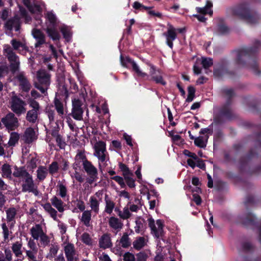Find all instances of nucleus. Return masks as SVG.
<instances>
[{"instance_id": "56", "label": "nucleus", "mask_w": 261, "mask_h": 261, "mask_svg": "<svg viewBox=\"0 0 261 261\" xmlns=\"http://www.w3.org/2000/svg\"><path fill=\"white\" fill-rule=\"evenodd\" d=\"M131 66L133 68V71H135L138 76L143 77L147 75L146 73L142 72L140 70L139 66L135 61L132 62V64L131 65Z\"/></svg>"}, {"instance_id": "49", "label": "nucleus", "mask_w": 261, "mask_h": 261, "mask_svg": "<svg viewBox=\"0 0 261 261\" xmlns=\"http://www.w3.org/2000/svg\"><path fill=\"white\" fill-rule=\"evenodd\" d=\"M195 88L192 86H189L188 87V96L186 100L187 102H190L192 101L195 96Z\"/></svg>"}, {"instance_id": "64", "label": "nucleus", "mask_w": 261, "mask_h": 261, "mask_svg": "<svg viewBox=\"0 0 261 261\" xmlns=\"http://www.w3.org/2000/svg\"><path fill=\"white\" fill-rule=\"evenodd\" d=\"M111 179L117 182L121 188H124L125 187V185L124 182V179L122 177L117 175L111 177Z\"/></svg>"}, {"instance_id": "28", "label": "nucleus", "mask_w": 261, "mask_h": 261, "mask_svg": "<svg viewBox=\"0 0 261 261\" xmlns=\"http://www.w3.org/2000/svg\"><path fill=\"white\" fill-rule=\"evenodd\" d=\"M50 200L51 204L56 207L60 213H63L64 211L65 204L61 198L57 196H54Z\"/></svg>"}, {"instance_id": "17", "label": "nucleus", "mask_w": 261, "mask_h": 261, "mask_svg": "<svg viewBox=\"0 0 261 261\" xmlns=\"http://www.w3.org/2000/svg\"><path fill=\"white\" fill-rule=\"evenodd\" d=\"M150 75L151 76L150 80L154 81L156 84H160L163 86L166 84V82L163 80V76L160 72L155 70V67L152 65H150Z\"/></svg>"}, {"instance_id": "32", "label": "nucleus", "mask_w": 261, "mask_h": 261, "mask_svg": "<svg viewBox=\"0 0 261 261\" xmlns=\"http://www.w3.org/2000/svg\"><path fill=\"white\" fill-rule=\"evenodd\" d=\"M243 224L246 226H254L256 224V218L251 213L248 214L245 216L242 217Z\"/></svg>"}, {"instance_id": "3", "label": "nucleus", "mask_w": 261, "mask_h": 261, "mask_svg": "<svg viewBox=\"0 0 261 261\" xmlns=\"http://www.w3.org/2000/svg\"><path fill=\"white\" fill-rule=\"evenodd\" d=\"M233 15L244 19L247 23L255 24L259 22V15L255 12H251L247 4H242L231 9Z\"/></svg>"}, {"instance_id": "57", "label": "nucleus", "mask_w": 261, "mask_h": 261, "mask_svg": "<svg viewBox=\"0 0 261 261\" xmlns=\"http://www.w3.org/2000/svg\"><path fill=\"white\" fill-rule=\"evenodd\" d=\"M82 241L87 245H91L92 243V239L89 233L84 232L81 236Z\"/></svg>"}, {"instance_id": "40", "label": "nucleus", "mask_w": 261, "mask_h": 261, "mask_svg": "<svg viewBox=\"0 0 261 261\" xmlns=\"http://www.w3.org/2000/svg\"><path fill=\"white\" fill-rule=\"evenodd\" d=\"M91 220V213L90 211H84L82 214L81 221L87 227L90 226V221Z\"/></svg>"}, {"instance_id": "43", "label": "nucleus", "mask_w": 261, "mask_h": 261, "mask_svg": "<svg viewBox=\"0 0 261 261\" xmlns=\"http://www.w3.org/2000/svg\"><path fill=\"white\" fill-rule=\"evenodd\" d=\"M60 31L66 41L67 42L71 41L72 39V32L70 29L67 26L63 25L61 27Z\"/></svg>"}, {"instance_id": "62", "label": "nucleus", "mask_w": 261, "mask_h": 261, "mask_svg": "<svg viewBox=\"0 0 261 261\" xmlns=\"http://www.w3.org/2000/svg\"><path fill=\"white\" fill-rule=\"evenodd\" d=\"M56 141L57 144V145L61 148H64L66 143L65 142L63 139L62 136L61 135L56 137Z\"/></svg>"}, {"instance_id": "33", "label": "nucleus", "mask_w": 261, "mask_h": 261, "mask_svg": "<svg viewBox=\"0 0 261 261\" xmlns=\"http://www.w3.org/2000/svg\"><path fill=\"white\" fill-rule=\"evenodd\" d=\"M117 242H119V244L123 248H128L132 244V241L127 232L123 233L120 240Z\"/></svg>"}, {"instance_id": "61", "label": "nucleus", "mask_w": 261, "mask_h": 261, "mask_svg": "<svg viewBox=\"0 0 261 261\" xmlns=\"http://www.w3.org/2000/svg\"><path fill=\"white\" fill-rule=\"evenodd\" d=\"M59 250V247L57 245H52L49 249V253L47 255V257L49 256L51 257H54L57 253Z\"/></svg>"}, {"instance_id": "21", "label": "nucleus", "mask_w": 261, "mask_h": 261, "mask_svg": "<svg viewBox=\"0 0 261 261\" xmlns=\"http://www.w3.org/2000/svg\"><path fill=\"white\" fill-rule=\"evenodd\" d=\"M260 136L261 134L260 133L256 134V137L258 139L255 141L254 148L251 149L249 153L245 157L246 161H248L253 160L257 157V153L256 152V150H259L261 148V141L259 140Z\"/></svg>"}, {"instance_id": "12", "label": "nucleus", "mask_w": 261, "mask_h": 261, "mask_svg": "<svg viewBox=\"0 0 261 261\" xmlns=\"http://www.w3.org/2000/svg\"><path fill=\"white\" fill-rule=\"evenodd\" d=\"M94 148L95 151L94 155L101 162L106 161L107 152L106 143L102 141H98L95 143Z\"/></svg>"}, {"instance_id": "2", "label": "nucleus", "mask_w": 261, "mask_h": 261, "mask_svg": "<svg viewBox=\"0 0 261 261\" xmlns=\"http://www.w3.org/2000/svg\"><path fill=\"white\" fill-rule=\"evenodd\" d=\"M12 174L15 177L22 178V192L32 193L35 196L38 195L39 191L34 182L33 176L27 171L24 167L15 166Z\"/></svg>"}, {"instance_id": "6", "label": "nucleus", "mask_w": 261, "mask_h": 261, "mask_svg": "<svg viewBox=\"0 0 261 261\" xmlns=\"http://www.w3.org/2000/svg\"><path fill=\"white\" fill-rule=\"evenodd\" d=\"M4 53L10 62L11 70L15 72L18 70L20 65L19 57L8 44L4 46Z\"/></svg>"}, {"instance_id": "34", "label": "nucleus", "mask_w": 261, "mask_h": 261, "mask_svg": "<svg viewBox=\"0 0 261 261\" xmlns=\"http://www.w3.org/2000/svg\"><path fill=\"white\" fill-rule=\"evenodd\" d=\"M32 237L35 240H38L39 238L44 233L42 227L39 224H36L32 227L30 230Z\"/></svg>"}, {"instance_id": "1", "label": "nucleus", "mask_w": 261, "mask_h": 261, "mask_svg": "<svg viewBox=\"0 0 261 261\" xmlns=\"http://www.w3.org/2000/svg\"><path fill=\"white\" fill-rule=\"evenodd\" d=\"M261 47V42L256 40L252 47H244L235 51L238 64L245 67L256 75H259L260 71L258 64L255 57L257 50Z\"/></svg>"}, {"instance_id": "47", "label": "nucleus", "mask_w": 261, "mask_h": 261, "mask_svg": "<svg viewBox=\"0 0 261 261\" xmlns=\"http://www.w3.org/2000/svg\"><path fill=\"white\" fill-rule=\"evenodd\" d=\"M120 60L121 65L127 68H129L130 65L132 64V62L134 61L129 57H123L122 55H120Z\"/></svg>"}, {"instance_id": "20", "label": "nucleus", "mask_w": 261, "mask_h": 261, "mask_svg": "<svg viewBox=\"0 0 261 261\" xmlns=\"http://www.w3.org/2000/svg\"><path fill=\"white\" fill-rule=\"evenodd\" d=\"M227 72V62L223 60L217 63L214 67V75L218 77L222 76Z\"/></svg>"}, {"instance_id": "23", "label": "nucleus", "mask_w": 261, "mask_h": 261, "mask_svg": "<svg viewBox=\"0 0 261 261\" xmlns=\"http://www.w3.org/2000/svg\"><path fill=\"white\" fill-rule=\"evenodd\" d=\"M36 139V137L34 128L32 127L27 128L22 136V139L24 142L27 144H30Z\"/></svg>"}, {"instance_id": "5", "label": "nucleus", "mask_w": 261, "mask_h": 261, "mask_svg": "<svg viewBox=\"0 0 261 261\" xmlns=\"http://www.w3.org/2000/svg\"><path fill=\"white\" fill-rule=\"evenodd\" d=\"M28 103L30 110L27 112L25 119L29 123L35 124L39 120L41 112V106L39 103L33 98L28 99Z\"/></svg>"}, {"instance_id": "9", "label": "nucleus", "mask_w": 261, "mask_h": 261, "mask_svg": "<svg viewBox=\"0 0 261 261\" xmlns=\"http://www.w3.org/2000/svg\"><path fill=\"white\" fill-rule=\"evenodd\" d=\"M2 122L8 130H14L19 126L18 118L13 113H8L1 120Z\"/></svg>"}, {"instance_id": "10", "label": "nucleus", "mask_w": 261, "mask_h": 261, "mask_svg": "<svg viewBox=\"0 0 261 261\" xmlns=\"http://www.w3.org/2000/svg\"><path fill=\"white\" fill-rule=\"evenodd\" d=\"M83 102L78 98L72 100V110L71 115L75 120L81 121L83 120L84 110L82 106Z\"/></svg>"}, {"instance_id": "42", "label": "nucleus", "mask_w": 261, "mask_h": 261, "mask_svg": "<svg viewBox=\"0 0 261 261\" xmlns=\"http://www.w3.org/2000/svg\"><path fill=\"white\" fill-rule=\"evenodd\" d=\"M64 251L66 258L74 257L75 255L74 245L71 243L67 244L64 247Z\"/></svg>"}, {"instance_id": "51", "label": "nucleus", "mask_w": 261, "mask_h": 261, "mask_svg": "<svg viewBox=\"0 0 261 261\" xmlns=\"http://www.w3.org/2000/svg\"><path fill=\"white\" fill-rule=\"evenodd\" d=\"M59 169V166L57 162H53L48 166V172L51 175L57 173Z\"/></svg>"}, {"instance_id": "7", "label": "nucleus", "mask_w": 261, "mask_h": 261, "mask_svg": "<svg viewBox=\"0 0 261 261\" xmlns=\"http://www.w3.org/2000/svg\"><path fill=\"white\" fill-rule=\"evenodd\" d=\"M10 103L11 110L18 116L25 112L26 103L24 101L17 96H12Z\"/></svg>"}, {"instance_id": "55", "label": "nucleus", "mask_w": 261, "mask_h": 261, "mask_svg": "<svg viewBox=\"0 0 261 261\" xmlns=\"http://www.w3.org/2000/svg\"><path fill=\"white\" fill-rule=\"evenodd\" d=\"M118 216L123 220L127 219L131 216V213L128 207H125L123 211H119Z\"/></svg>"}, {"instance_id": "11", "label": "nucleus", "mask_w": 261, "mask_h": 261, "mask_svg": "<svg viewBox=\"0 0 261 261\" xmlns=\"http://www.w3.org/2000/svg\"><path fill=\"white\" fill-rule=\"evenodd\" d=\"M148 225L151 229V233L156 238H160L163 234V224L161 220H158L156 224L158 227H156L154 220L152 218H149L148 219Z\"/></svg>"}, {"instance_id": "19", "label": "nucleus", "mask_w": 261, "mask_h": 261, "mask_svg": "<svg viewBox=\"0 0 261 261\" xmlns=\"http://www.w3.org/2000/svg\"><path fill=\"white\" fill-rule=\"evenodd\" d=\"M16 78L19 83L20 86L22 91L24 92L29 91L31 88V85L25 75L24 73L23 72L19 73Z\"/></svg>"}, {"instance_id": "36", "label": "nucleus", "mask_w": 261, "mask_h": 261, "mask_svg": "<svg viewBox=\"0 0 261 261\" xmlns=\"http://www.w3.org/2000/svg\"><path fill=\"white\" fill-rule=\"evenodd\" d=\"M45 211L48 213L50 216L55 221H57V211L51 206L49 203H46L41 205Z\"/></svg>"}, {"instance_id": "8", "label": "nucleus", "mask_w": 261, "mask_h": 261, "mask_svg": "<svg viewBox=\"0 0 261 261\" xmlns=\"http://www.w3.org/2000/svg\"><path fill=\"white\" fill-rule=\"evenodd\" d=\"M233 117V114L230 108L224 106L220 110L219 114L214 119V124L219 125L226 120H229Z\"/></svg>"}, {"instance_id": "35", "label": "nucleus", "mask_w": 261, "mask_h": 261, "mask_svg": "<svg viewBox=\"0 0 261 261\" xmlns=\"http://www.w3.org/2000/svg\"><path fill=\"white\" fill-rule=\"evenodd\" d=\"M22 247V243L21 241H17L12 245V250L15 255L17 257H20L22 255V251L21 250Z\"/></svg>"}, {"instance_id": "29", "label": "nucleus", "mask_w": 261, "mask_h": 261, "mask_svg": "<svg viewBox=\"0 0 261 261\" xmlns=\"http://www.w3.org/2000/svg\"><path fill=\"white\" fill-rule=\"evenodd\" d=\"M105 212L108 214H111L115 208V203L108 194L105 196Z\"/></svg>"}, {"instance_id": "24", "label": "nucleus", "mask_w": 261, "mask_h": 261, "mask_svg": "<svg viewBox=\"0 0 261 261\" xmlns=\"http://www.w3.org/2000/svg\"><path fill=\"white\" fill-rule=\"evenodd\" d=\"M108 223L109 226L117 232L119 231L123 226V224L121 220L113 216L109 219Z\"/></svg>"}, {"instance_id": "46", "label": "nucleus", "mask_w": 261, "mask_h": 261, "mask_svg": "<svg viewBox=\"0 0 261 261\" xmlns=\"http://www.w3.org/2000/svg\"><path fill=\"white\" fill-rule=\"evenodd\" d=\"M2 228L3 230L2 233L3 235L4 240L6 241L8 240L9 237L12 235V232L10 228H9L6 223L2 224Z\"/></svg>"}, {"instance_id": "50", "label": "nucleus", "mask_w": 261, "mask_h": 261, "mask_svg": "<svg viewBox=\"0 0 261 261\" xmlns=\"http://www.w3.org/2000/svg\"><path fill=\"white\" fill-rule=\"evenodd\" d=\"M19 135L17 133L12 132L10 135V137L8 142L10 146H14L18 141Z\"/></svg>"}, {"instance_id": "15", "label": "nucleus", "mask_w": 261, "mask_h": 261, "mask_svg": "<svg viewBox=\"0 0 261 261\" xmlns=\"http://www.w3.org/2000/svg\"><path fill=\"white\" fill-rule=\"evenodd\" d=\"M88 161L86 155L84 151L78 150L74 157V162L72 164L74 170H81V166L83 167Z\"/></svg>"}, {"instance_id": "48", "label": "nucleus", "mask_w": 261, "mask_h": 261, "mask_svg": "<svg viewBox=\"0 0 261 261\" xmlns=\"http://www.w3.org/2000/svg\"><path fill=\"white\" fill-rule=\"evenodd\" d=\"M2 171L3 177L7 178H9L11 177L12 172L10 166L9 164H4L2 167Z\"/></svg>"}, {"instance_id": "41", "label": "nucleus", "mask_w": 261, "mask_h": 261, "mask_svg": "<svg viewBox=\"0 0 261 261\" xmlns=\"http://www.w3.org/2000/svg\"><path fill=\"white\" fill-rule=\"evenodd\" d=\"M100 201L94 197H90L89 199L90 207L96 214L99 213Z\"/></svg>"}, {"instance_id": "45", "label": "nucleus", "mask_w": 261, "mask_h": 261, "mask_svg": "<svg viewBox=\"0 0 261 261\" xmlns=\"http://www.w3.org/2000/svg\"><path fill=\"white\" fill-rule=\"evenodd\" d=\"M213 6V4L211 2L207 1L206 5L203 7H197V11L203 14H212L213 12L210 8Z\"/></svg>"}, {"instance_id": "39", "label": "nucleus", "mask_w": 261, "mask_h": 261, "mask_svg": "<svg viewBox=\"0 0 261 261\" xmlns=\"http://www.w3.org/2000/svg\"><path fill=\"white\" fill-rule=\"evenodd\" d=\"M145 239L143 237L136 238V240L133 242V248L137 250H141L145 246Z\"/></svg>"}, {"instance_id": "22", "label": "nucleus", "mask_w": 261, "mask_h": 261, "mask_svg": "<svg viewBox=\"0 0 261 261\" xmlns=\"http://www.w3.org/2000/svg\"><path fill=\"white\" fill-rule=\"evenodd\" d=\"M111 234L108 233H104L99 239V246L100 248L107 249L112 247Z\"/></svg>"}, {"instance_id": "30", "label": "nucleus", "mask_w": 261, "mask_h": 261, "mask_svg": "<svg viewBox=\"0 0 261 261\" xmlns=\"http://www.w3.org/2000/svg\"><path fill=\"white\" fill-rule=\"evenodd\" d=\"M57 193L60 198L65 199L66 197L68 198L69 195H68V190L67 187L61 181H59L57 186Z\"/></svg>"}, {"instance_id": "25", "label": "nucleus", "mask_w": 261, "mask_h": 261, "mask_svg": "<svg viewBox=\"0 0 261 261\" xmlns=\"http://www.w3.org/2000/svg\"><path fill=\"white\" fill-rule=\"evenodd\" d=\"M7 217L6 220L8 223H10V228L12 229L15 223V216L17 211L14 207H10L6 211Z\"/></svg>"}, {"instance_id": "37", "label": "nucleus", "mask_w": 261, "mask_h": 261, "mask_svg": "<svg viewBox=\"0 0 261 261\" xmlns=\"http://www.w3.org/2000/svg\"><path fill=\"white\" fill-rule=\"evenodd\" d=\"M37 178L39 181L45 179L48 174V170L46 166H39L36 171Z\"/></svg>"}, {"instance_id": "53", "label": "nucleus", "mask_w": 261, "mask_h": 261, "mask_svg": "<svg viewBox=\"0 0 261 261\" xmlns=\"http://www.w3.org/2000/svg\"><path fill=\"white\" fill-rule=\"evenodd\" d=\"M206 140L204 141L203 137L199 136L195 139L194 144L196 146L200 148H204L206 146Z\"/></svg>"}, {"instance_id": "54", "label": "nucleus", "mask_w": 261, "mask_h": 261, "mask_svg": "<svg viewBox=\"0 0 261 261\" xmlns=\"http://www.w3.org/2000/svg\"><path fill=\"white\" fill-rule=\"evenodd\" d=\"M201 64L204 69H208L213 64V59L211 58L202 57Z\"/></svg>"}, {"instance_id": "4", "label": "nucleus", "mask_w": 261, "mask_h": 261, "mask_svg": "<svg viewBox=\"0 0 261 261\" xmlns=\"http://www.w3.org/2000/svg\"><path fill=\"white\" fill-rule=\"evenodd\" d=\"M37 81L34 83V87L45 96L47 95L50 82L51 74L45 69H40L36 73Z\"/></svg>"}, {"instance_id": "26", "label": "nucleus", "mask_w": 261, "mask_h": 261, "mask_svg": "<svg viewBox=\"0 0 261 261\" xmlns=\"http://www.w3.org/2000/svg\"><path fill=\"white\" fill-rule=\"evenodd\" d=\"M10 43L13 50H18L19 53H21V51L23 50L29 51V48L25 43L18 41L15 39H13Z\"/></svg>"}, {"instance_id": "16", "label": "nucleus", "mask_w": 261, "mask_h": 261, "mask_svg": "<svg viewBox=\"0 0 261 261\" xmlns=\"http://www.w3.org/2000/svg\"><path fill=\"white\" fill-rule=\"evenodd\" d=\"M5 27L9 31L14 30L16 32L19 31L20 28V18L17 15L14 16L6 22Z\"/></svg>"}, {"instance_id": "58", "label": "nucleus", "mask_w": 261, "mask_h": 261, "mask_svg": "<svg viewBox=\"0 0 261 261\" xmlns=\"http://www.w3.org/2000/svg\"><path fill=\"white\" fill-rule=\"evenodd\" d=\"M217 30L219 33L221 35L226 34L229 32L228 28L223 23H221L218 25Z\"/></svg>"}, {"instance_id": "60", "label": "nucleus", "mask_w": 261, "mask_h": 261, "mask_svg": "<svg viewBox=\"0 0 261 261\" xmlns=\"http://www.w3.org/2000/svg\"><path fill=\"white\" fill-rule=\"evenodd\" d=\"M123 257V261H136L135 255L129 252H125Z\"/></svg>"}, {"instance_id": "27", "label": "nucleus", "mask_w": 261, "mask_h": 261, "mask_svg": "<svg viewBox=\"0 0 261 261\" xmlns=\"http://www.w3.org/2000/svg\"><path fill=\"white\" fill-rule=\"evenodd\" d=\"M54 103L56 110L57 111L59 116L61 118H64L65 115L64 104L57 95L54 98Z\"/></svg>"}, {"instance_id": "52", "label": "nucleus", "mask_w": 261, "mask_h": 261, "mask_svg": "<svg viewBox=\"0 0 261 261\" xmlns=\"http://www.w3.org/2000/svg\"><path fill=\"white\" fill-rule=\"evenodd\" d=\"M119 167L121 171L122 172L123 177L127 175H134L132 172L130 171L128 167L126 165L122 163H119Z\"/></svg>"}, {"instance_id": "31", "label": "nucleus", "mask_w": 261, "mask_h": 261, "mask_svg": "<svg viewBox=\"0 0 261 261\" xmlns=\"http://www.w3.org/2000/svg\"><path fill=\"white\" fill-rule=\"evenodd\" d=\"M135 231L137 233H143L146 229L145 220L143 218H138L135 221Z\"/></svg>"}, {"instance_id": "63", "label": "nucleus", "mask_w": 261, "mask_h": 261, "mask_svg": "<svg viewBox=\"0 0 261 261\" xmlns=\"http://www.w3.org/2000/svg\"><path fill=\"white\" fill-rule=\"evenodd\" d=\"M137 261H146L147 255L144 252L141 251L136 254Z\"/></svg>"}, {"instance_id": "13", "label": "nucleus", "mask_w": 261, "mask_h": 261, "mask_svg": "<svg viewBox=\"0 0 261 261\" xmlns=\"http://www.w3.org/2000/svg\"><path fill=\"white\" fill-rule=\"evenodd\" d=\"M83 169L90 177V179L91 180L89 181L90 183L97 180L98 178V171L91 162L88 160L84 165Z\"/></svg>"}, {"instance_id": "59", "label": "nucleus", "mask_w": 261, "mask_h": 261, "mask_svg": "<svg viewBox=\"0 0 261 261\" xmlns=\"http://www.w3.org/2000/svg\"><path fill=\"white\" fill-rule=\"evenodd\" d=\"M133 175H127L124 177L127 185L130 188H135L136 186L135 179L133 178Z\"/></svg>"}, {"instance_id": "44", "label": "nucleus", "mask_w": 261, "mask_h": 261, "mask_svg": "<svg viewBox=\"0 0 261 261\" xmlns=\"http://www.w3.org/2000/svg\"><path fill=\"white\" fill-rule=\"evenodd\" d=\"M46 20L48 22L47 23V27H56L57 18L56 15L51 12H48L46 14Z\"/></svg>"}, {"instance_id": "18", "label": "nucleus", "mask_w": 261, "mask_h": 261, "mask_svg": "<svg viewBox=\"0 0 261 261\" xmlns=\"http://www.w3.org/2000/svg\"><path fill=\"white\" fill-rule=\"evenodd\" d=\"M32 34L36 41L35 44L36 48L39 47L41 45L45 43V36L40 30L37 29H33Z\"/></svg>"}, {"instance_id": "38", "label": "nucleus", "mask_w": 261, "mask_h": 261, "mask_svg": "<svg viewBox=\"0 0 261 261\" xmlns=\"http://www.w3.org/2000/svg\"><path fill=\"white\" fill-rule=\"evenodd\" d=\"M56 27H47L46 29L48 36L54 41L59 40L60 38V34Z\"/></svg>"}, {"instance_id": "14", "label": "nucleus", "mask_w": 261, "mask_h": 261, "mask_svg": "<svg viewBox=\"0 0 261 261\" xmlns=\"http://www.w3.org/2000/svg\"><path fill=\"white\" fill-rule=\"evenodd\" d=\"M176 30L171 24H168L167 31L163 34L166 37L167 44L171 49L173 46V41L177 38Z\"/></svg>"}]
</instances>
